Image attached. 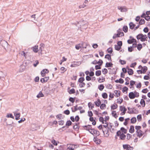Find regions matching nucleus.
Listing matches in <instances>:
<instances>
[{
    "mask_svg": "<svg viewBox=\"0 0 150 150\" xmlns=\"http://www.w3.org/2000/svg\"><path fill=\"white\" fill-rule=\"evenodd\" d=\"M90 133L93 136H95V137L98 136L100 135L99 132L94 129L92 128Z\"/></svg>",
    "mask_w": 150,
    "mask_h": 150,
    "instance_id": "nucleus-1",
    "label": "nucleus"
},
{
    "mask_svg": "<svg viewBox=\"0 0 150 150\" xmlns=\"http://www.w3.org/2000/svg\"><path fill=\"white\" fill-rule=\"evenodd\" d=\"M68 146H69L67 148V150H74L77 147V145L73 144H68Z\"/></svg>",
    "mask_w": 150,
    "mask_h": 150,
    "instance_id": "nucleus-2",
    "label": "nucleus"
},
{
    "mask_svg": "<svg viewBox=\"0 0 150 150\" xmlns=\"http://www.w3.org/2000/svg\"><path fill=\"white\" fill-rule=\"evenodd\" d=\"M28 65V63L27 62H24L23 63V65L21 66L20 71L21 72H22L24 70V69Z\"/></svg>",
    "mask_w": 150,
    "mask_h": 150,
    "instance_id": "nucleus-3",
    "label": "nucleus"
},
{
    "mask_svg": "<svg viewBox=\"0 0 150 150\" xmlns=\"http://www.w3.org/2000/svg\"><path fill=\"white\" fill-rule=\"evenodd\" d=\"M123 147L124 149L126 150H132L133 149V147L127 144L123 145Z\"/></svg>",
    "mask_w": 150,
    "mask_h": 150,
    "instance_id": "nucleus-4",
    "label": "nucleus"
},
{
    "mask_svg": "<svg viewBox=\"0 0 150 150\" xmlns=\"http://www.w3.org/2000/svg\"><path fill=\"white\" fill-rule=\"evenodd\" d=\"M0 44L2 45V47L5 49H6L5 47L7 46L8 45V42L4 40H1L0 41Z\"/></svg>",
    "mask_w": 150,
    "mask_h": 150,
    "instance_id": "nucleus-5",
    "label": "nucleus"
},
{
    "mask_svg": "<svg viewBox=\"0 0 150 150\" xmlns=\"http://www.w3.org/2000/svg\"><path fill=\"white\" fill-rule=\"evenodd\" d=\"M93 141L97 144H99L101 143V141L100 139H98L97 137H94L93 138Z\"/></svg>",
    "mask_w": 150,
    "mask_h": 150,
    "instance_id": "nucleus-6",
    "label": "nucleus"
},
{
    "mask_svg": "<svg viewBox=\"0 0 150 150\" xmlns=\"http://www.w3.org/2000/svg\"><path fill=\"white\" fill-rule=\"evenodd\" d=\"M83 127L84 128V129L88 131L89 132L92 129L91 126L89 125L83 126Z\"/></svg>",
    "mask_w": 150,
    "mask_h": 150,
    "instance_id": "nucleus-7",
    "label": "nucleus"
},
{
    "mask_svg": "<svg viewBox=\"0 0 150 150\" xmlns=\"http://www.w3.org/2000/svg\"><path fill=\"white\" fill-rule=\"evenodd\" d=\"M49 71L47 69H43L41 72V76L43 77L46 74L48 73Z\"/></svg>",
    "mask_w": 150,
    "mask_h": 150,
    "instance_id": "nucleus-8",
    "label": "nucleus"
},
{
    "mask_svg": "<svg viewBox=\"0 0 150 150\" xmlns=\"http://www.w3.org/2000/svg\"><path fill=\"white\" fill-rule=\"evenodd\" d=\"M131 110H132L131 111H128V113H134V114H137L139 112L138 110H137L135 108H131Z\"/></svg>",
    "mask_w": 150,
    "mask_h": 150,
    "instance_id": "nucleus-9",
    "label": "nucleus"
},
{
    "mask_svg": "<svg viewBox=\"0 0 150 150\" xmlns=\"http://www.w3.org/2000/svg\"><path fill=\"white\" fill-rule=\"evenodd\" d=\"M137 135L139 138H141L143 135L144 132L141 130L136 131Z\"/></svg>",
    "mask_w": 150,
    "mask_h": 150,
    "instance_id": "nucleus-10",
    "label": "nucleus"
},
{
    "mask_svg": "<svg viewBox=\"0 0 150 150\" xmlns=\"http://www.w3.org/2000/svg\"><path fill=\"white\" fill-rule=\"evenodd\" d=\"M13 113H14V116H15V119L16 120H19L20 119L21 114L20 113L14 112H13Z\"/></svg>",
    "mask_w": 150,
    "mask_h": 150,
    "instance_id": "nucleus-11",
    "label": "nucleus"
},
{
    "mask_svg": "<svg viewBox=\"0 0 150 150\" xmlns=\"http://www.w3.org/2000/svg\"><path fill=\"white\" fill-rule=\"evenodd\" d=\"M49 79V77H45L44 78H41L40 79V81L41 82L45 83Z\"/></svg>",
    "mask_w": 150,
    "mask_h": 150,
    "instance_id": "nucleus-12",
    "label": "nucleus"
},
{
    "mask_svg": "<svg viewBox=\"0 0 150 150\" xmlns=\"http://www.w3.org/2000/svg\"><path fill=\"white\" fill-rule=\"evenodd\" d=\"M135 94L133 92H131L129 93V96L130 98L132 99L134 98L135 97Z\"/></svg>",
    "mask_w": 150,
    "mask_h": 150,
    "instance_id": "nucleus-13",
    "label": "nucleus"
},
{
    "mask_svg": "<svg viewBox=\"0 0 150 150\" xmlns=\"http://www.w3.org/2000/svg\"><path fill=\"white\" fill-rule=\"evenodd\" d=\"M112 125L111 123H110L109 124V126L108 127V129L111 132L113 133L115 131V129L112 128Z\"/></svg>",
    "mask_w": 150,
    "mask_h": 150,
    "instance_id": "nucleus-14",
    "label": "nucleus"
},
{
    "mask_svg": "<svg viewBox=\"0 0 150 150\" xmlns=\"http://www.w3.org/2000/svg\"><path fill=\"white\" fill-rule=\"evenodd\" d=\"M81 64V63L80 62H74L73 64H71V67H75Z\"/></svg>",
    "mask_w": 150,
    "mask_h": 150,
    "instance_id": "nucleus-15",
    "label": "nucleus"
},
{
    "mask_svg": "<svg viewBox=\"0 0 150 150\" xmlns=\"http://www.w3.org/2000/svg\"><path fill=\"white\" fill-rule=\"evenodd\" d=\"M6 75V73L4 74L2 71H0V79L4 78Z\"/></svg>",
    "mask_w": 150,
    "mask_h": 150,
    "instance_id": "nucleus-16",
    "label": "nucleus"
},
{
    "mask_svg": "<svg viewBox=\"0 0 150 150\" xmlns=\"http://www.w3.org/2000/svg\"><path fill=\"white\" fill-rule=\"evenodd\" d=\"M119 30H120V29H119V30L117 31L118 32V33H117V34H114L112 37L113 39H115L117 37H120V34L119 33Z\"/></svg>",
    "mask_w": 150,
    "mask_h": 150,
    "instance_id": "nucleus-17",
    "label": "nucleus"
},
{
    "mask_svg": "<svg viewBox=\"0 0 150 150\" xmlns=\"http://www.w3.org/2000/svg\"><path fill=\"white\" fill-rule=\"evenodd\" d=\"M95 105L97 106H99L101 104V102L99 99H98L97 101L95 102Z\"/></svg>",
    "mask_w": 150,
    "mask_h": 150,
    "instance_id": "nucleus-18",
    "label": "nucleus"
},
{
    "mask_svg": "<svg viewBox=\"0 0 150 150\" xmlns=\"http://www.w3.org/2000/svg\"><path fill=\"white\" fill-rule=\"evenodd\" d=\"M134 132V127L133 125H131L129 129V132L131 133H133Z\"/></svg>",
    "mask_w": 150,
    "mask_h": 150,
    "instance_id": "nucleus-19",
    "label": "nucleus"
},
{
    "mask_svg": "<svg viewBox=\"0 0 150 150\" xmlns=\"http://www.w3.org/2000/svg\"><path fill=\"white\" fill-rule=\"evenodd\" d=\"M143 34H139L137 35V38L138 40L140 39V40L141 41L142 38H143Z\"/></svg>",
    "mask_w": 150,
    "mask_h": 150,
    "instance_id": "nucleus-20",
    "label": "nucleus"
},
{
    "mask_svg": "<svg viewBox=\"0 0 150 150\" xmlns=\"http://www.w3.org/2000/svg\"><path fill=\"white\" fill-rule=\"evenodd\" d=\"M143 38H142V42H144L145 40H147L148 39L146 35H143Z\"/></svg>",
    "mask_w": 150,
    "mask_h": 150,
    "instance_id": "nucleus-21",
    "label": "nucleus"
},
{
    "mask_svg": "<svg viewBox=\"0 0 150 150\" xmlns=\"http://www.w3.org/2000/svg\"><path fill=\"white\" fill-rule=\"evenodd\" d=\"M129 28L131 29H133L135 26V25L132 22H130L129 24Z\"/></svg>",
    "mask_w": 150,
    "mask_h": 150,
    "instance_id": "nucleus-22",
    "label": "nucleus"
},
{
    "mask_svg": "<svg viewBox=\"0 0 150 150\" xmlns=\"http://www.w3.org/2000/svg\"><path fill=\"white\" fill-rule=\"evenodd\" d=\"M113 64L111 62H107L105 65V67H112Z\"/></svg>",
    "mask_w": 150,
    "mask_h": 150,
    "instance_id": "nucleus-23",
    "label": "nucleus"
},
{
    "mask_svg": "<svg viewBox=\"0 0 150 150\" xmlns=\"http://www.w3.org/2000/svg\"><path fill=\"white\" fill-rule=\"evenodd\" d=\"M105 58L106 59H107L109 60H110L111 62L112 61L111 56L109 54H107L105 55Z\"/></svg>",
    "mask_w": 150,
    "mask_h": 150,
    "instance_id": "nucleus-24",
    "label": "nucleus"
},
{
    "mask_svg": "<svg viewBox=\"0 0 150 150\" xmlns=\"http://www.w3.org/2000/svg\"><path fill=\"white\" fill-rule=\"evenodd\" d=\"M120 137L121 139L122 140H124L125 138L126 135L123 133H122L120 135Z\"/></svg>",
    "mask_w": 150,
    "mask_h": 150,
    "instance_id": "nucleus-25",
    "label": "nucleus"
},
{
    "mask_svg": "<svg viewBox=\"0 0 150 150\" xmlns=\"http://www.w3.org/2000/svg\"><path fill=\"white\" fill-rule=\"evenodd\" d=\"M43 96L44 95L41 91H40L39 94L37 96V97L38 98H40V97H43Z\"/></svg>",
    "mask_w": 150,
    "mask_h": 150,
    "instance_id": "nucleus-26",
    "label": "nucleus"
},
{
    "mask_svg": "<svg viewBox=\"0 0 150 150\" xmlns=\"http://www.w3.org/2000/svg\"><path fill=\"white\" fill-rule=\"evenodd\" d=\"M128 73L129 75H132L133 73V71L132 69H128Z\"/></svg>",
    "mask_w": 150,
    "mask_h": 150,
    "instance_id": "nucleus-27",
    "label": "nucleus"
},
{
    "mask_svg": "<svg viewBox=\"0 0 150 150\" xmlns=\"http://www.w3.org/2000/svg\"><path fill=\"white\" fill-rule=\"evenodd\" d=\"M88 105L89 108H91V109H92L94 107V105L92 104L91 102L88 103Z\"/></svg>",
    "mask_w": 150,
    "mask_h": 150,
    "instance_id": "nucleus-28",
    "label": "nucleus"
},
{
    "mask_svg": "<svg viewBox=\"0 0 150 150\" xmlns=\"http://www.w3.org/2000/svg\"><path fill=\"white\" fill-rule=\"evenodd\" d=\"M140 103L141 105L143 106V107H144L145 106V103L144 100L141 99L140 101Z\"/></svg>",
    "mask_w": 150,
    "mask_h": 150,
    "instance_id": "nucleus-29",
    "label": "nucleus"
},
{
    "mask_svg": "<svg viewBox=\"0 0 150 150\" xmlns=\"http://www.w3.org/2000/svg\"><path fill=\"white\" fill-rule=\"evenodd\" d=\"M6 117L7 118H11L13 119L14 118V117L11 113L8 114L6 116Z\"/></svg>",
    "mask_w": 150,
    "mask_h": 150,
    "instance_id": "nucleus-30",
    "label": "nucleus"
},
{
    "mask_svg": "<svg viewBox=\"0 0 150 150\" xmlns=\"http://www.w3.org/2000/svg\"><path fill=\"white\" fill-rule=\"evenodd\" d=\"M38 46H35L34 47H33V50L34 52L36 53L38 52Z\"/></svg>",
    "mask_w": 150,
    "mask_h": 150,
    "instance_id": "nucleus-31",
    "label": "nucleus"
},
{
    "mask_svg": "<svg viewBox=\"0 0 150 150\" xmlns=\"http://www.w3.org/2000/svg\"><path fill=\"white\" fill-rule=\"evenodd\" d=\"M121 47H120V46L116 45H115V49L117 51L120 50L121 48Z\"/></svg>",
    "mask_w": 150,
    "mask_h": 150,
    "instance_id": "nucleus-32",
    "label": "nucleus"
},
{
    "mask_svg": "<svg viewBox=\"0 0 150 150\" xmlns=\"http://www.w3.org/2000/svg\"><path fill=\"white\" fill-rule=\"evenodd\" d=\"M142 69V70L143 73L145 74L147 70V67L146 66H144L143 67Z\"/></svg>",
    "mask_w": 150,
    "mask_h": 150,
    "instance_id": "nucleus-33",
    "label": "nucleus"
},
{
    "mask_svg": "<svg viewBox=\"0 0 150 150\" xmlns=\"http://www.w3.org/2000/svg\"><path fill=\"white\" fill-rule=\"evenodd\" d=\"M96 75L97 76H99L101 74V71L100 70H97L96 71Z\"/></svg>",
    "mask_w": 150,
    "mask_h": 150,
    "instance_id": "nucleus-34",
    "label": "nucleus"
},
{
    "mask_svg": "<svg viewBox=\"0 0 150 150\" xmlns=\"http://www.w3.org/2000/svg\"><path fill=\"white\" fill-rule=\"evenodd\" d=\"M112 114L113 116L114 117L116 118L117 117V116L116 115V113L115 111H112Z\"/></svg>",
    "mask_w": 150,
    "mask_h": 150,
    "instance_id": "nucleus-35",
    "label": "nucleus"
},
{
    "mask_svg": "<svg viewBox=\"0 0 150 150\" xmlns=\"http://www.w3.org/2000/svg\"><path fill=\"white\" fill-rule=\"evenodd\" d=\"M68 92L69 94H74L75 92V90L74 88H72L68 91Z\"/></svg>",
    "mask_w": 150,
    "mask_h": 150,
    "instance_id": "nucleus-36",
    "label": "nucleus"
},
{
    "mask_svg": "<svg viewBox=\"0 0 150 150\" xmlns=\"http://www.w3.org/2000/svg\"><path fill=\"white\" fill-rule=\"evenodd\" d=\"M104 87L103 84H100L98 86V88H99V90L100 91H102V90H103L104 89Z\"/></svg>",
    "mask_w": 150,
    "mask_h": 150,
    "instance_id": "nucleus-37",
    "label": "nucleus"
},
{
    "mask_svg": "<svg viewBox=\"0 0 150 150\" xmlns=\"http://www.w3.org/2000/svg\"><path fill=\"white\" fill-rule=\"evenodd\" d=\"M128 28L127 26H124L123 28V30L126 33L128 31Z\"/></svg>",
    "mask_w": 150,
    "mask_h": 150,
    "instance_id": "nucleus-38",
    "label": "nucleus"
},
{
    "mask_svg": "<svg viewBox=\"0 0 150 150\" xmlns=\"http://www.w3.org/2000/svg\"><path fill=\"white\" fill-rule=\"evenodd\" d=\"M131 122L132 123H134L137 121L136 118L135 117H133L131 119Z\"/></svg>",
    "mask_w": 150,
    "mask_h": 150,
    "instance_id": "nucleus-39",
    "label": "nucleus"
},
{
    "mask_svg": "<svg viewBox=\"0 0 150 150\" xmlns=\"http://www.w3.org/2000/svg\"><path fill=\"white\" fill-rule=\"evenodd\" d=\"M56 117L59 120L62 119L64 118V117L62 116V114H61L58 115H57Z\"/></svg>",
    "mask_w": 150,
    "mask_h": 150,
    "instance_id": "nucleus-40",
    "label": "nucleus"
},
{
    "mask_svg": "<svg viewBox=\"0 0 150 150\" xmlns=\"http://www.w3.org/2000/svg\"><path fill=\"white\" fill-rule=\"evenodd\" d=\"M37 127H35V125L33 124L31 125V129L32 131H34L36 130Z\"/></svg>",
    "mask_w": 150,
    "mask_h": 150,
    "instance_id": "nucleus-41",
    "label": "nucleus"
},
{
    "mask_svg": "<svg viewBox=\"0 0 150 150\" xmlns=\"http://www.w3.org/2000/svg\"><path fill=\"white\" fill-rule=\"evenodd\" d=\"M108 71L106 68H104L102 69V72L104 74H105L108 73Z\"/></svg>",
    "mask_w": 150,
    "mask_h": 150,
    "instance_id": "nucleus-42",
    "label": "nucleus"
},
{
    "mask_svg": "<svg viewBox=\"0 0 150 150\" xmlns=\"http://www.w3.org/2000/svg\"><path fill=\"white\" fill-rule=\"evenodd\" d=\"M106 106V105L105 104H104V103H102L101 105L100 106V108L101 109L104 110Z\"/></svg>",
    "mask_w": 150,
    "mask_h": 150,
    "instance_id": "nucleus-43",
    "label": "nucleus"
},
{
    "mask_svg": "<svg viewBox=\"0 0 150 150\" xmlns=\"http://www.w3.org/2000/svg\"><path fill=\"white\" fill-rule=\"evenodd\" d=\"M111 108L112 109L114 110L117 108V104H113L111 106Z\"/></svg>",
    "mask_w": 150,
    "mask_h": 150,
    "instance_id": "nucleus-44",
    "label": "nucleus"
},
{
    "mask_svg": "<svg viewBox=\"0 0 150 150\" xmlns=\"http://www.w3.org/2000/svg\"><path fill=\"white\" fill-rule=\"evenodd\" d=\"M145 21L144 19H141L139 22V24L140 25H142L143 24H144L145 23Z\"/></svg>",
    "mask_w": 150,
    "mask_h": 150,
    "instance_id": "nucleus-45",
    "label": "nucleus"
},
{
    "mask_svg": "<svg viewBox=\"0 0 150 150\" xmlns=\"http://www.w3.org/2000/svg\"><path fill=\"white\" fill-rule=\"evenodd\" d=\"M103 133L105 134V133L107 135L106 137H108L109 136V134L108 132V130H103Z\"/></svg>",
    "mask_w": 150,
    "mask_h": 150,
    "instance_id": "nucleus-46",
    "label": "nucleus"
},
{
    "mask_svg": "<svg viewBox=\"0 0 150 150\" xmlns=\"http://www.w3.org/2000/svg\"><path fill=\"white\" fill-rule=\"evenodd\" d=\"M120 130L122 132H124L125 134H126L127 132V130L124 127H121L120 129Z\"/></svg>",
    "mask_w": 150,
    "mask_h": 150,
    "instance_id": "nucleus-47",
    "label": "nucleus"
},
{
    "mask_svg": "<svg viewBox=\"0 0 150 150\" xmlns=\"http://www.w3.org/2000/svg\"><path fill=\"white\" fill-rule=\"evenodd\" d=\"M102 96L104 98H107L108 97L107 94L106 93H104L102 94Z\"/></svg>",
    "mask_w": 150,
    "mask_h": 150,
    "instance_id": "nucleus-48",
    "label": "nucleus"
},
{
    "mask_svg": "<svg viewBox=\"0 0 150 150\" xmlns=\"http://www.w3.org/2000/svg\"><path fill=\"white\" fill-rule=\"evenodd\" d=\"M119 62L122 65L125 64L126 63L125 61L122 60L121 59H120Z\"/></svg>",
    "mask_w": 150,
    "mask_h": 150,
    "instance_id": "nucleus-49",
    "label": "nucleus"
},
{
    "mask_svg": "<svg viewBox=\"0 0 150 150\" xmlns=\"http://www.w3.org/2000/svg\"><path fill=\"white\" fill-rule=\"evenodd\" d=\"M81 47H83V48H86L87 45L86 43L85 42H82L81 44Z\"/></svg>",
    "mask_w": 150,
    "mask_h": 150,
    "instance_id": "nucleus-50",
    "label": "nucleus"
},
{
    "mask_svg": "<svg viewBox=\"0 0 150 150\" xmlns=\"http://www.w3.org/2000/svg\"><path fill=\"white\" fill-rule=\"evenodd\" d=\"M137 47L138 50H140L142 48V47L141 44H139L137 45Z\"/></svg>",
    "mask_w": 150,
    "mask_h": 150,
    "instance_id": "nucleus-51",
    "label": "nucleus"
},
{
    "mask_svg": "<svg viewBox=\"0 0 150 150\" xmlns=\"http://www.w3.org/2000/svg\"><path fill=\"white\" fill-rule=\"evenodd\" d=\"M129 79L130 78L128 77H127L125 78V80L126 81V82L125 83V85H128L129 84Z\"/></svg>",
    "mask_w": 150,
    "mask_h": 150,
    "instance_id": "nucleus-52",
    "label": "nucleus"
},
{
    "mask_svg": "<svg viewBox=\"0 0 150 150\" xmlns=\"http://www.w3.org/2000/svg\"><path fill=\"white\" fill-rule=\"evenodd\" d=\"M118 92H119L118 93V91H114L117 97H118L120 95V91H119Z\"/></svg>",
    "mask_w": 150,
    "mask_h": 150,
    "instance_id": "nucleus-53",
    "label": "nucleus"
},
{
    "mask_svg": "<svg viewBox=\"0 0 150 150\" xmlns=\"http://www.w3.org/2000/svg\"><path fill=\"white\" fill-rule=\"evenodd\" d=\"M85 80V79L83 77H81L80 78L78 82L79 83H82L83 81H84Z\"/></svg>",
    "mask_w": 150,
    "mask_h": 150,
    "instance_id": "nucleus-54",
    "label": "nucleus"
},
{
    "mask_svg": "<svg viewBox=\"0 0 150 150\" xmlns=\"http://www.w3.org/2000/svg\"><path fill=\"white\" fill-rule=\"evenodd\" d=\"M72 124V122L70 120L67 121L66 122V125L67 126H69Z\"/></svg>",
    "mask_w": 150,
    "mask_h": 150,
    "instance_id": "nucleus-55",
    "label": "nucleus"
},
{
    "mask_svg": "<svg viewBox=\"0 0 150 150\" xmlns=\"http://www.w3.org/2000/svg\"><path fill=\"white\" fill-rule=\"evenodd\" d=\"M137 118L138 121H140L142 119V115H138L137 116Z\"/></svg>",
    "mask_w": 150,
    "mask_h": 150,
    "instance_id": "nucleus-56",
    "label": "nucleus"
},
{
    "mask_svg": "<svg viewBox=\"0 0 150 150\" xmlns=\"http://www.w3.org/2000/svg\"><path fill=\"white\" fill-rule=\"evenodd\" d=\"M106 87L107 88L111 89L112 88V86L110 84H106Z\"/></svg>",
    "mask_w": 150,
    "mask_h": 150,
    "instance_id": "nucleus-57",
    "label": "nucleus"
},
{
    "mask_svg": "<svg viewBox=\"0 0 150 150\" xmlns=\"http://www.w3.org/2000/svg\"><path fill=\"white\" fill-rule=\"evenodd\" d=\"M87 27V23H86L84 25H83L82 26H81V28H82L83 29H86Z\"/></svg>",
    "mask_w": 150,
    "mask_h": 150,
    "instance_id": "nucleus-58",
    "label": "nucleus"
},
{
    "mask_svg": "<svg viewBox=\"0 0 150 150\" xmlns=\"http://www.w3.org/2000/svg\"><path fill=\"white\" fill-rule=\"evenodd\" d=\"M129 120V118H126L125 120V122H124L123 124L125 125H126L128 124V120Z\"/></svg>",
    "mask_w": 150,
    "mask_h": 150,
    "instance_id": "nucleus-59",
    "label": "nucleus"
},
{
    "mask_svg": "<svg viewBox=\"0 0 150 150\" xmlns=\"http://www.w3.org/2000/svg\"><path fill=\"white\" fill-rule=\"evenodd\" d=\"M132 137V135L129 134H127V139L128 140H129Z\"/></svg>",
    "mask_w": 150,
    "mask_h": 150,
    "instance_id": "nucleus-60",
    "label": "nucleus"
},
{
    "mask_svg": "<svg viewBox=\"0 0 150 150\" xmlns=\"http://www.w3.org/2000/svg\"><path fill=\"white\" fill-rule=\"evenodd\" d=\"M128 90V88L126 86H125L123 87L122 90V91L123 93L127 91Z\"/></svg>",
    "mask_w": 150,
    "mask_h": 150,
    "instance_id": "nucleus-61",
    "label": "nucleus"
},
{
    "mask_svg": "<svg viewBox=\"0 0 150 150\" xmlns=\"http://www.w3.org/2000/svg\"><path fill=\"white\" fill-rule=\"evenodd\" d=\"M127 11V9L125 7H123L121 9V12H125Z\"/></svg>",
    "mask_w": 150,
    "mask_h": 150,
    "instance_id": "nucleus-62",
    "label": "nucleus"
},
{
    "mask_svg": "<svg viewBox=\"0 0 150 150\" xmlns=\"http://www.w3.org/2000/svg\"><path fill=\"white\" fill-rule=\"evenodd\" d=\"M75 47L76 49L79 50V49L81 47V45L79 44L77 45H76Z\"/></svg>",
    "mask_w": 150,
    "mask_h": 150,
    "instance_id": "nucleus-63",
    "label": "nucleus"
},
{
    "mask_svg": "<svg viewBox=\"0 0 150 150\" xmlns=\"http://www.w3.org/2000/svg\"><path fill=\"white\" fill-rule=\"evenodd\" d=\"M144 18L147 21H150V16H149L147 15L146 16H145Z\"/></svg>",
    "mask_w": 150,
    "mask_h": 150,
    "instance_id": "nucleus-64",
    "label": "nucleus"
}]
</instances>
